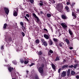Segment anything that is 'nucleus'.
Listing matches in <instances>:
<instances>
[{"mask_svg":"<svg viewBox=\"0 0 79 79\" xmlns=\"http://www.w3.org/2000/svg\"><path fill=\"white\" fill-rule=\"evenodd\" d=\"M44 64H42L41 65V67H40L38 69V71L40 73L41 76H46V73H44Z\"/></svg>","mask_w":79,"mask_h":79,"instance_id":"f257e3e1","label":"nucleus"},{"mask_svg":"<svg viewBox=\"0 0 79 79\" xmlns=\"http://www.w3.org/2000/svg\"><path fill=\"white\" fill-rule=\"evenodd\" d=\"M63 4H59L58 6L57 10L59 11L60 12H63L62 10H63Z\"/></svg>","mask_w":79,"mask_h":79,"instance_id":"f03ea898","label":"nucleus"},{"mask_svg":"<svg viewBox=\"0 0 79 79\" xmlns=\"http://www.w3.org/2000/svg\"><path fill=\"white\" fill-rule=\"evenodd\" d=\"M33 15L34 17V18H35V20L36 21V22L37 23H39V21L40 20L39 17H37V15H35V13L33 14Z\"/></svg>","mask_w":79,"mask_h":79,"instance_id":"7ed1b4c3","label":"nucleus"},{"mask_svg":"<svg viewBox=\"0 0 79 79\" xmlns=\"http://www.w3.org/2000/svg\"><path fill=\"white\" fill-rule=\"evenodd\" d=\"M18 9L17 8L16 10H15L13 11V15L16 17L18 16Z\"/></svg>","mask_w":79,"mask_h":79,"instance_id":"20e7f679","label":"nucleus"},{"mask_svg":"<svg viewBox=\"0 0 79 79\" xmlns=\"http://www.w3.org/2000/svg\"><path fill=\"white\" fill-rule=\"evenodd\" d=\"M4 11H5V13H6L7 15H8L9 12H10V10H9V9H8V8L6 7H4Z\"/></svg>","mask_w":79,"mask_h":79,"instance_id":"39448f33","label":"nucleus"},{"mask_svg":"<svg viewBox=\"0 0 79 79\" xmlns=\"http://www.w3.org/2000/svg\"><path fill=\"white\" fill-rule=\"evenodd\" d=\"M11 75L12 77H16V73L15 72L11 73Z\"/></svg>","mask_w":79,"mask_h":79,"instance_id":"423d86ee","label":"nucleus"},{"mask_svg":"<svg viewBox=\"0 0 79 79\" xmlns=\"http://www.w3.org/2000/svg\"><path fill=\"white\" fill-rule=\"evenodd\" d=\"M29 61L28 60H27V59L26 58H24V63L25 64H28L29 63Z\"/></svg>","mask_w":79,"mask_h":79,"instance_id":"0eeeda50","label":"nucleus"},{"mask_svg":"<svg viewBox=\"0 0 79 79\" xmlns=\"http://www.w3.org/2000/svg\"><path fill=\"white\" fill-rule=\"evenodd\" d=\"M66 73L65 71H63L61 74V77H65L66 76Z\"/></svg>","mask_w":79,"mask_h":79,"instance_id":"6e6552de","label":"nucleus"},{"mask_svg":"<svg viewBox=\"0 0 79 79\" xmlns=\"http://www.w3.org/2000/svg\"><path fill=\"white\" fill-rule=\"evenodd\" d=\"M70 72H71V70H70V69H68L67 71V76L68 77H69V76H70Z\"/></svg>","mask_w":79,"mask_h":79,"instance_id":"1a4fd4ad","label":"nucleus"},{"mask_svg":"<svg viewBox=\"0 0 79 79\" xmlns=\"http://www.w3.org/2000/svg\"><path fill=\"white\" fill-rule=\"evenodd\" d=\"M40 3H39L38 5H40V6L41 7L42 6H43L44 5V2L41 0H40Z\"/></svg>","mask_w":79,"mask_h":79,"instance_id":"9d476101","label":"nucleus"},{"mask_svg":"<svg viewBox=\"0 0 79 79\" xmlns=\"http://www.w3.org/2000/svg\"><path fill=\"white\" fill-rule=\"evenodd\" d=\"M20 62L23 64L24 62V58H22L20 59Z\"/></svg>","mask_w":79,"mask_h":79,"instance_id":"9b49d317","label":"nucleus"},{"mask_svg":"<svg viewBox=\"0 0 79 79\" xmlns=\"http://www.w3.org/2000/svg\"><path fill=\"white\" fill-rule=\"evenodd\" d=\"M7 26H8V25H7L6 23H5L3 26V29H4V30L6 29V27H7Z\"/></svg>","mask_w":79,"mask_h":79,"instance_id":"f8f14e48","label":"nucleus"},{"mask_svg":"<svg viewBox=\"0 0 79 79\" xmlns=\"http://www.w3.org/2000/svg\"><path fill=\"white\" fill-rule=\"evenodd\" d=\"M44 38L46 39H49V36L48 35L46 34H44Z\"/></svg>","mask_w":79,"mask_h":79,"instance_id":"ddd939ff","label":"nucleus"},{"mask_svg":"<svg viewBox=\"0 0 79 79\" xmlns=\"http://www.w3.org/2000/svg\"><path fill=\"white\" fill-rule=\"evenodd\" d=\"M61 26L63 27V28H66L67 27V25H66L64 24V23H61Z\"/></svg>","mask_w":79,"mask_h":79,"instance_id":"4468645a","label":"nucleus"},{"mask_svg":"<svg viewBox=\"0 0 79 79\" xmlns=\"http://www.w3.org/2000/svg\"><path fill=\"white\" fill-rule=\"evenodd\" d=\"M22 47L20 46H18V48H17V50L18 51H20V50H22Z\"/></svg>","mask_w":79,"mask_h":79,"instance_id":"2eb2a0df","label":"nucleus"},{"mask_svg":"<svg viewBox=\"0 0 79 79\" xmlns=\"http://www.w3.org/2000/svg\"><path fill=\"white\" fill-rule=\"evenodd\" d=\"M63 45H64V43H63V42H60L59 43V45L60 47H62Z\"/></svg>","mask_w":79,"mask_h":79,"instance_id":"dca6fc26","label":"nucleus"},{"mask_svg":"<svg viewBox=\"0 0 79 79\" xmlns=\"http://www.w3.org/2000/svg\"><path fill=\"white\" fill-rule=\"evenodd\" d=\"M49 44L50 45H53V41H52L51 39L49 40Z\"/></svg>","mask_w":79,"mask_h":79,"instance_id":"f3484780","label":"nucleus"},{"mask_svg":"<svg viewBox=\"0 0 79 79\" xmlns=\"http://www.w3.org/2000/svg\"><path fill=\"white\" fill-rule=\"evenodd\" d=\"M68 65H64L62 66V69H64L65 68H68Z\"/></svg>","mask_w":79,"mask_h":79,"instance_id":"a211bd4d","label":"nucleus"},{"mask_svg":"<svg viewBox=\"0 0 79 79\" xmlns=\"http://www.w3.org/2000/svg\"><path fill=\"white\" fill-rule=\"evenodd\" d=\"M65 9L66 10L67 12H69V7L68 6H66L65 7Z\"/></svg>","mask_w":79,"mask_h":79,"instance_id":"6ab92c4d","label":"nucleus"},{"mask_svg":"<svg viewBox=\"0 0 79 79\" xmlns=\"http://www.w3.org/2000/svg\"><path fill=\"white\" fill-rule=\"evenodd\" d=\"M61 17L62 19H66V16L64 15H61Z\"/></svg>","mask_w":79,"mask_h":79,"instance_id":"aec40b11","label":"nucleus"},{"mask_svg":"<svg viewBox=\"0 0 79 79\" xmlns=\"http://www.w3.org/2000/svg\"><path fill=\"white\" fill-rule=\"evenodd\" d=\"M75 74L76 73L75 72H74V71L73 70H72L71 71V74H72V75L73 76H74V75H75Z\"/></svg>","mask_w":79,"mask_h":79,"instance_id":"412c9836","label":"nucleus"},{"mask_svg":"<svg viewBox=\"0 0 79 79\" xmlns=\"http://www.w3.org/2000/svg\"><path fill=\"white\" fill-rule=\"evenodd\" d=\"M38 55L39 56H41V55H42V53L43 52H42L41 51H39V52H38Z\"/></svg>","mask_w":79,"mask_h":79,"instance_id":"4be33fe9","label":"nucleus"},{"mask_svg":"<svg viewBox=\"0 0 79 79\" xmlns=\"http://www.w3.org/2000/svg\"><path fill=\"white\" fill-rule=\"evenodd\" d=\"M69 33L70 35H71V36H72V35H73V33H72V31L70 30V29H69Z\"/></svg>","mask_w":79,"mask_h":79,"instance_id":"5701e85b","label":"nucleus"},{"mask_svg":"<svg viewBox=\"0 0 79 79\" xmlns=\"http://www.w3.org/2000/svg\"><path fill=\"white\" fill-rule=\"evenodd\" d=\"M52 68H53V69L54 70H55V65L53 64H52Z\"/></svg>","mask_w":79,"mask_h":79,"instance_id":"b1692460","label":"nucleus"},{"mask_svg":"<svg viewBox=\"0 0 79 79\" xmlns=\"http://www.w3.org/2000/svg\"><path fill=\"white\" fill-rule=\"evenodd\" d=\"M49 2H51L52 4H54L55 3V1L54 0H49Z\"/></svg>","mask_w":79,"mask_h":79,"instance_id":"393cba45","label":"nucleus"},{"mask_svg":"<svg viewBox=\"0 0 79 79\" xmlns=\"http://www.w3.org/2000/svg\"><path fill=\"white\" fill-rule=\"evenodd\" d=\"M44 31H46L45 32V34H48V31L47 30V29L46 28H44Z\"/></svg>","mask_w":79,"mask_h":79,"instance_id":"a878e982","label":"nucleus"},{"mask_svg":"<svg viewBox=\"0 0 79 79\" xmlns=\"http://www.w3.org/2000/svg\"><path fill=\"white\" fill-rule=\"evenodd\" d=\"M59 60H60V58L58 57V56H57L56 57V59L54 61H59Z\"/></svg>","mask_w":79,"mask_h":79,"instance_id":"bb28decb","label":"nucleus"},{"mask_svg":"<svg viewBox=\"0 0 79 79\" xmlns=\"http://www.w3.org/2000/svg\"><path fill=\"white\" fill-rule=\"evenodd\" d=\"M44 45L45 46V47H47L48 45L46 41H45V42H44L43 43Z\"/></svg>","mask_w":79,"mask_h":79,"instance_id":"cd10ccee","label":"nucleus"},{"mask_svg":"<svg viewBox=\"0 0 79 79\" xmlns=\"http://www.w3.org/2000/svg\"><path fill=\"white\" fill-rule=\"evenodd\" d=\"M72 15L75 18H76V15H75V13L73 12H72Z\"/></svg>","mask_w":79,"mask_h":79,"instance_id":"c85d7f7f","label":"nucleus"},{"mask_svg":"<svg viewBox=\"0 0 79 79\" xmlns=\"http://www.w3.org/2000/svg\"><path fill=\"white\" fill-rule=\"evenodd\" d=\"M75 5H76V3H72V4H70V6L72 8H73V6H74Z\"/></svg>","mask_w":79,"mask_h":79,"instance_id":"c756f323","label":"nucleus"},{"mask_svg":"<svg viewBox=\"0 0 79 79\" xmlns=\"http://www.w3.org/2000/svg\"><path fill=\"white\" fill-rule=\"evenodd\" d=\"M53 40L54 42H58V40L56 38H53Z\"/></svg>","mask_w":79,"mask_h":79,"instance_id":"7c9ffc66","label":"nucleus"},{"mask_svg":"<svg viewBox=\"0 0 79 79\" xmlns=\"http://www.w3.org/2000/svg\"><path fill=\"white\" fill-rule=\"evenodd\" d=\"M66 42L67 43V44H69V41L68 39H66L65 40Z\"/></svg>","mask_w":79,"mask_h":79,"instance_id":"2f4dec72","label":"nucleus"},{"mask_svg":"<svg viewBox=\"0 0 79 79\" xmlns=\"http://www.w3.org/2000/svg\"><path fill=\"white\" fill-rule=\"evenodd\" d=\"M34 78L35 79H40L39 77V76H38V75H36L35 77Z\"/></svg>","mask_w":79,"mask_h":79,"instance_id":"473e14b6","label":"nucleus"},{"mask_svg":"<svg viewBox=\"0 0 79 79\" xmlns=\"http://www.w3.org/2000/svg\"><path fill=\"white\" fill-rule=\"evenodd\" d=\"M21 35L23 36V37H24L25 36V34H24V33L23 31H21Z\"/></svg>","mask_w":79,"mask_h":79,"instance_id":"72a5a7b5","label":"nucleus"},{"mask_svg":"<svg viewBox=\"0 0 79 79\" xmlns=\"http://www.w3.org/2000/svg\"><path fill=\"white\" fill-rule=\"evenodd\" d=\"M35 42L36 44H39L40 42L39 40L37 39L35 40Z\"/></svg>","mask_w":79,"mask_h":79,"instance_id":"f704fd0d","label":"nucleus"},{"mask_svg":"<svg viewBox=\"0 0 79 79\" xmlns=\"http://www.w3.org/2000/svg\"><path fill=\"white\" fill-rule=\"evenodd\" d=\"M8 69L9 71V72H10V73H12L11 72V67H9V68H8Z\"/></svg>","mask_w":79,"mask_h":79,"instance_id":"c9c22d12","label":"nucleus"},{"mask_svg":"<svg viewBox=\"0 0 79 79\" xmlns=\"http://www.w3.org/2000/svg\"><path fill=\"white\" fill-rule=\"evenodd\" d=\"M51 14H47V16L48 18H50L51 17Z\"/></svg>","mask_w":79,"mask_h":79,"instance_id":"e433bc0d","label":"nucleus"},{"mask_svg":"<svg viewBox=\"0 0 79 79\" xmlns=\"http://www.w3.org/2000/svg\"><path fill=\"white\" fill-rule=\"evenodd\" d=\"M24 17L25 18V19L26 20V21H27V22H28V21H29V20H28V19H27V17H26V16H24Z\"/></svg>","mask_w":79,"mask_h":79,"instance_id":"4c0bfd02","label":"nucleus"},{"mask_svg":"<svg viewBox=\"0 0 79 79\" xmlns=\"http://www.w3.org/2000/svg\"><path fill=\"white\" fill-rule=\"evenodd\" d=\"M20 25H21V26H24V23H23V22H21L20 23Z\"/></svg>","mask_w":79,"mask_h":79,"instance_id":"58836bf2","label":"nucleus"},{"mask_svg":"<svg viewBox=\"0 0 79 79\" xmlns=\"http://www.w3.org/2000/svg\"><path fill=\"white\" fill-rule=\"evenodd\" d=\"M77 64H74V66L73 67L74 69H76V68H77Z\"/></svg>","mask_w":79,"mask_h":79,"instance_id":"ea45409f","label":"nucleus"},{"mask_svg":"<svg viewBox=\"0 0 79 79\" xmlns=\"http://www.w3.org/2000/svg\"><path fill=\"white\" fill-rule=\"evenodd\" d=\"M30 2L31 3H33L34 2V0H30Z\"/></svg>","mask_w":79,"mask_h":79,"instance_id":"a19ab883","label":"nucleus"},{"mask_svg":"<svg viewBox=\"0 0 79 79\" xmlns=\"http://www.w3.org/2000/svg\"><path fill=\"white\" fill-rule=\"evenodd\" d=\"M35 65V64L34 63H32L31 64V65H29V66H30V67H31V66H33V65Z\"/></svg>","mask_w":79,"mask_h":79,"instance_id":"79ce46f5","label":"nucleus"},{"mask_svg":"<svg viewBox=\"0 0 79 79\" xmlns=\"http://www.w3.org/2000/svg\"><path fill=\"white\" fill-rule=\"evenodd\" d=\"M69 68H73L74 67V66L73 65H71L69 66Z\"/></svg>","mask_w":79,"mask_h":79,"instance_id":"37998d69","label":"nucleus"},{"mask_svg":"<svg viewBox=\"0 0 79 79\" xmlns=\"http://www.w3.org/2000/svg\"><path fill=\"white\" fill-rule=\"evenodd\" d=\"M45 41L44 40V39H42L41 40V42L43 44L44 43V42H45Z\"/></svg>","mask_w":79,"mask_h":79,"instance_id":"c03bdc74","label":"nucleus"},{"mask_svg":"<svg viewBox=\"0 0 79 79\" xmlns=\"http://www.w3.org/2000/svg\"><path fill=\"white\" fill-rule=\"evenodd\" d=\"M49 52L51 53H53V51L52 50H50Z\"/></svg>","mask_w":79,"mask_h":79,"instance_id":"a18cd8bd","label":"nucleus"},{"mask_svg":"<svg viewBox=\"0 0 79 79\" xmlns=\"http://www.w3.org/2000/svg\"><path fill=\"white\" fill-rule=\"evenodd\" d=\"M22 29L23 31H24V27H25L23 26H22Z\"/></svg>","mask_w":79,"mask_h":79,"instance_id":"49530a36","label":"nucleus"},{"mask_svg":"<svg viewBox=\"0 0 79 79\" xmlns=\"http://www.w3.org/2000/svg\"><path fill=\"white\" fill-rule=\"evenodd\" d=\"M1 50H3V49H4V46H3L2 45L1 46Z\"/></svg>","mask_w":79,"mask_h":79,"instance_id":"de8ad7c7","label":"nucleus"},{"mask_svg":"<svg viewBox=\"0 0 79 79\" xmlns=\"http://www.w3.org/2000/svg\"><path fill=\"white\" fill-rule=\"evenodd\" d=\"M61 69H58V73H60V72H61Z\"/></svg>","mask_w":79,"mask_h":79,"instance_id":"09e8293b","label":"nucleus"},{"mask_svg":"<svg viewBox=\"0 0 79 79\" xmlns=\"http://www.w3.org/2000/svg\"><path fill=\"white\" fill-rule=\"evenodd\" d=\"M23 13L25 14L26 13V14H27V13H28V12L27 11H25L23 12Z\"/></svg>","mask_w":79,"mask_h":79,"instance_id":"8fccbe9b","label":"nucleus"},{"mask_svg":"<svg viewBox=\"0 0 79 79\" xmlns=\"http://www.w3.org/2000/svg\"><path fill=\"white\" fill-rule=\"evenodd\" d=\"M26 16H27V18H29V14H27L26 15Z\"/></svg>","mask_w":79,"mask_h":79,"instance_id":"3c124183","label":"nucleus"},{"mask_svg":"<svg viewBox=\"0 0 79 79\" xmlns=\"http://www.w3.org/2000/svg\"><path fill=\"white\" fill-rule=\"evenodd\" d=\"M67 5H70V2H67Z\"/></svg>","mask_w":79,"mask_h":79,"instance_id":"603ef678","label":"nucleus"},{"mask_svg":"<svg viewBox=\"0 0 79 79\" xmlns=\"http://www.w3.org/2000/svg\"><path fill=\"white\" fill-rule=\"evenodd\" d=\"M52 53H50V52H48V55H51V54Z\"/></svg>","mask_w":79,"mask_h":79,"instance_id":"864d4df0","label":"nucleus"},{"mask_svg":"<svg viewBox=\"0 0 79 79\" xmlns=\"http://www.w3.org/2000/svg\"><path fill=\"white\" fill-rule=\"evenodd\" d=\"M76 78H77V79H79V76H77L76 77Z\"/></svg>","mask_w":79,"mask_h":79,"instance_id":"5fc2aeb1","label":"nucleus"},{"mask_svg":"<svg viewBox=\"0 0 79 79\" xmlns=\"http://www.w3.org/2000/svg\"><path fill=\"white\" fill-rule=\"evenodd\" d=\"M69 48L70 50H72L73 49V47H70Z\"/></svg>","mask_w":79,"mask_h":79,"instance_id":"6e6d98bb","label":"nucleus"},{"mask_svg":"<svg viewBox=\"0 0 79 79\" xmlns=\"http://www.w3.org/2000/svg\"><path fill=\"white\" fill-rule=\"evenodd\" d=\"M40 13H41V14H43V13H43V11H40Z\"/></svg>","mask_w":79,"mask_h":79,"instance_id":"4d7b16f0","label":"nucleus"},{"mask_svg":"<svg viewBox=\"0 0 79 79\" xmlns=\"http://www.w3.org/2000/svg\"><path fill=\"white\" fill-rule=\"evenodd\" d=\"M66 60H63V63H65V62H66Z\"/></svg>","mask_w":79,"mask_h":79,"instance_id":"13d9d810","label":"nucleus"},{"mask_svg":"<svg viewBox=\"0 0 79 79\" xmlns=\"http://www.w3.org/2000/svg\"><path fill=\"white\" fill-rule=\"evenodd\" d=\"M27 2H30V0H27Z\"/></svg>","mask_w":79,"mask_h":79,"instance_id":"bf43d9fd","label":"nucleus"},{"mask_svg":"<svg viewBox=\"0 0 79 79\" xmlns=\"http://www.w3.org/2000/svg\"><path fill=\"white\" fill-rule=\"evenodd\" d=\"M26 27H24V30H26Z\"/></svg>","mask_w":79,"mask_h":79,"instance_id":"052dcab7","label":"nucleus"},{"mask_svg":"<svg viewBox=\"0 0 79 79\" xmlns=\"http://www.w3.org/2000/svg\"><path fill=\"white\" fill-rule=\"evenodd\" d=\"M24 16L23 15L22 16V18H23V19H24Z\"/></svg>","mask_w":79,"mask_h":79,"instance_id":"680f3d73","label":"nucleus"},{"mask_svg":"<svg viewBox=\"0 0 79 79\" xmlns=\"http://www.w3.org/2000/svg\"><path fill=\"white\" fill-rule=\"evenodd\" d=\"M25 77L26 78H27V75L26 76V77Z\"/></svg>","mask_w":79,"mask_h":79,"instance_id":"e2e57ef3","label":"nucleus"},{"mask_svg":"<svg viewBox=\"0 0 79 79\" xmlns=\"http://www.w3.org/2000/svg\"><path fill=\"white\" fill-rule=\"evenodd\" d=\"M51 31H53V29L52 28H51Z\"/></svg>","mask_w":79,"mask_h":79,"instance_id":"0e129e2a","label":"nucleus"},{"mask_svg":"<svg viewBox=\"0 0 79 79\" xmlns=\"http://www.w3.org/2000/svg\"><path fill=\"white\" fill-rule=\"evenodd\" d=\"M26 72H27V73H28L29 72V71H26Z\"/></svg>","mask_w":79,"mask_h":79,"instance_id":"69168bd1","label":"nucleus"},{"mask_svg":"<svg viewBox=\"0 0 79 79\" xmlns=\"http://www.w3.org/2000/svg\"><path fill=\"white\" fill-rule=\"evenodd\" d=\"M75 63H76L77 61L76 60H74Z\"/></svg>","mask_w":79,"mask_h":79,"instance_id":"338daca9","label":"nucleus"},{"mask_svg":"<svg viewBox=\"0 0 79 79\" xmlns=\"http://www.w3.org/2000/svg\"><path fill=\"white\" fill-rule=\"evenodd\" d=\"M11 69H12V70H13V68H11Z\"/></svg>","mask_w":79,"mask_h":79,"instance_id":"774afa93","label":"nucleus"}]
</instances>
